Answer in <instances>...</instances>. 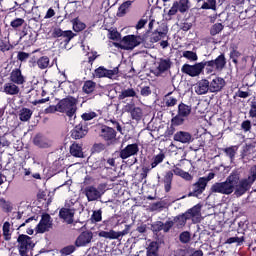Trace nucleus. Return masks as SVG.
I'll return each mask as SVG.
<instances>
[{"mask_svg":"<svg viewBox=\"0 0 256 256\" xmlns=\"http://www.w3.org/2000/svg\"><path fill=\"white\" fill-rule=\"evenodd\" d=\"M226 65V56L224 53H221L216 59L213 60H204L202 62H197L194 65L185 63L181 68V72L191 78H196L203 74L205 69L207 74L222 72Z\"/></svg>","mask_w":256,"mask_h":256,"instance_id":"nucleus-1","label":"nucleus"},{"mask_svg":"<svg viewBox=\"0 0 256 256\" xmlns=\"http://www.w3.org/2000/svg\"><path fill=\"white\" fill-rule=\"evenodd\" d=\"M240 183V175L237 172H232L225 181L216 182L211 186V192L222 195H231L236 192Z\"/></svg>","mask_w":256,"mask_h":256,"instance_id":"nucleus-2","label":"nucleus"},{"mask_svg":"<svg viewBox=\"0 0 256 256\" xmlns=\"http://www.w3.org/2000/svg\"><path fill=\"white\" fill-rule=\"evenodd\" d=\"M255 181H256V164L252 165V167H250V170H248V177L240 179L238 186H236V191L234 192V195L236 197H242L251 189Z\"/></svg>","mask_w":256,"mask_h":256,"instance_id":"nucleus-3","label":"nucleus"},{"mask_svg":"<svg viewBox=\"0 0 256 256\" xmlns=\"http://www.w3.org/2000/svg\"><path fill=\"white\" fill-rule=\"evenodd\" d=\"M78 99L68 95L58 101L59 113L65 114L69 119L76 117Z\"/></svg>","mask_w":256,"mask_h":256,"instance_id":"nucleus-4","label":"nucleus"},{"mask_svg":"<svg viewBox=\"0 0 256 256\" xmlns=\"http://www.w3.org/2000/svg\"><path fill=\"white\" fill-rule=\"evenodd\" d=\"M17 242L21 256H33L32 250L35 247V243L32 241V237L27 234H20L17 238Z\"/></svg>","mask_w":256,"mask_h":256,"instance_id":"nucleus-5","label":"nucleus"},{"mask_svg":"<svg viewBox=\"0 0 256 256\" xmlns=\"http://www.w3.org/2000/svg\"><path fill=\"white\" fill-rule=\"evenodd\" d=\"M190 8H191V5L189 0L174 1L173 6L168 11L167 16L169 17V20H171L172 17L177 15L178 12L182 15L188 13Z\"/></svg>","mask_w":256,"mask_h":256,"instance_id":"nucleus-6","label":"nucleus"},{"mask_svg":"<svg viewBox=\"0 0 256 256\" xmlns=\"http://www.w3.org/2000/svg\"><path fill=\"white\" fill-rule=\"evenodd\" d=\"M178 166H180V164L175 165L173 170L166 171L164 175L163 183L166 193H169L172 189L174 174L178 177H181L184 173V170Z\"/></svg>","mask_w":256,"mask_h":256,"instance_id":"nucleus-7","label":"nucleus"},{"mask_svg":"<svg viewBox=\"0 0 256 256\" xmlns=\"http://www.w3.org/2000/svg\"><path fill=\"white\" fill-rule=\"evenodd\" d=\"M144 42V38L138 35H126L121 40L125 51L134 50Z\"/></svg>","mask_w":256,"mask_h":256,"instance_id":"nucleus-8","label":"nucleus"},{"mask_svg":"<svg viewBox=\"0 0 256 256\" xmlns=\"http://www.w3.org/2000/svg\"><path fill=\"white\" fill-rule=\"evenodd\" d=\"M53 228V219L49 213H43L40 222L35 227L37 234H44Z\"/></svg>","mask_w":256,"mask_h":256,"instance_id":"nucleus-9","label":"nucleus"},{"mask_svg":"<svg viewBox=\"0 0 256 256\" xmlns=\"http://www.w3.org/2000/svg\"><path fill=\"white\" fill-rule=\"evenodd\" d=\"M75 36L76 34L72 30L64 31L60 27H54L51 32V37L53 39L63 38L65 45H68Z\"/></svg>","mask_w":256,"mask_h":256,"instance_id":"nucleus-10","label":"nucleus"},{"mask_svg":"<svg viewBox=\"0 0 256 256\" xmlns=\"http://www.w3.org/2000/svg\"><path fill=\"white\" fill-rule=\"evenodd\" d=\"M100 136L108 146L114 145L116 143L117 132L112 127L103 125L101 128Z\"/></svg>","mask_w":256,"mask_h":256,"instance_id":"nucleus-11","label":"nucleus"},{"mask_svg":"<svg viewBox=\"0 0 256 256\" xmlns=\"http://www.w3.org/2000/svg\"><path fill=\"white\" fill-rule=\"evenodd\" d=\"M93 240V232L91 230H85L80 233L75 241L77 248L86 247Z\"/></svg>","mask_w":256,"mask_h":256,"instance_id":"nucleus-12","label":"nucleus"},{"mask_svg":"<svg viewBox=\"0 0 256 256\" xmlns=\"http://www.w3.org/2000/svg\"><path fill=\"white\" fill-rule=\"evenodd\" d=\"M174 222L173 221H166L165 223L163 221H155L151 224V230L154 234H158L161 231H164V233H169L170 230L173 228Z\"/></svg>","mask_w":256,"mask_h":256,"instance_id":"nucleus-13","label":"nucleus"},{"mask_svg":"<svg viewBox=\"0 0 256 256\" xmlns=\"http://www.w3.org/2000/svg\"><path fill=\"white\" fill-rule=\"evenodd\" d=\"M75 209L70 208L69 203H65V207L61 208L59 211L60 219H63L67 224L71 225L74 222Z\"/></svg>","mask_w":256,"mask_h":256,"instance_id":"nucleus-14","label":"nucleus"},{"mask_svg":"<svg viewBox=\"0 0 256 256\" xmlns=\"http://www.w3.org/2000/svg\"><path fill=\"white\" fill-rule=\"evenodd\" d=\"M139 152V145L137 143L128 144L124 149L120 151V158L126 160L132 156L137 155Z\"/></svg>","mask_w":256,"mask_h":256,"instance_id":"nucleus-15","label":"nucleus"},{"mask_svg":"<svg viewBox=\"0 0 256 256\" xmlns=\"http://www.w3.org/2000/svg\"><path fill=\"white\" fill-rule=\"evenodd\" d=\"M84 194L86 195L88 202H94L101 199L102 193L93 185L86 186L84 188Z\"/></svg>","mask_w":256,"mask_h":256,"instance_id":"nucleus-16","label":"nucleus"},{"mask_svg":"<svg viewBox=\"0 0 256 256\" xmlns=\"http://www.w3.org/2000/svg\"><path fill=\"white\" fill-rule=\"evenodd\" d=\"M207 184L199 178L197 182L193 184V191L188 193V197L199 198L206 190Z\"/></svg>","mask_w":256,"mask_h":256,"instance_id":"nucleus-17","label":"nucleus"},{"mask_svg":"<svg viewBox=\"0 0 256 256\" xmlns=\"http://www.w3.org/2000/svg\"><path fill=\"white\" fill-rule=\"evenodd\" d=\"M88 134V129L83 123H79L71 130V138L73 140H81Z\"/></svg>","mask_w":256,"mask_h":256,"instance_id":"nucleus-18","label":"nucleus"},{"mask_svg":"<svg viewBox=\"0 0 256 256\" xmlns=\"http://www.w3.org/2000/svg\"><path fill=\"white\" fill-rule=\"evenodd\" d=\"M173 62L170 58H159L158 66L156 68V71L158 75L165 74L166 72L170 71L172 68Z\"/></svg>","mask_w":256,"mask_h":256,"instance_id":"nucleus-19","label":"nucleus"},{"mask_svg":"<svg viewBox=\"0 0 256 256\" xmlns=\"http://www.w3.org/2000/svg\"><path fill=\"white\" fill-rule=\"evenodd\" d=\"M195 92L199 96L206 95L210 92V81L208 79L200 80L195 86Z\"/></svg>","mask_w":256,"mask_h":256,"instance_id":"nucleus-20","label":"nucleus"},{"mask_svg":"<svg viewBox=\"0 0 256 256\" xmlns=\"http://www.w3.org/2000/svg\"><path fill=\"white\" fill-rule=\"evenodd\" d=\"M226 81L222 77H216L210 82V93L221 92L225 87Z\"/></svg>","mask_w":256,"mask_h":256,"instance_id":"nucleus-21","label":"nucleus"},{"mask_svg":"<svg viewBox=\"0 0 256 256\" xmlns=\"http://www.w3.org/2000/svg\"><path fill=\"white\" fill-rule=\"evenodd\" d=\"M174 141L182 144H189L192 141V134L187 131H177L174 134Z\"/></svg>","mask_w":256,"mask_h":256,"instance_id":"nucleus-22","label":"nucleus"},{"mask_svg":"<svg viewBox=\"0 0 256 256\" xmlns=\"http://www.w3.org/2000/svg\"><path fill=\"white\" fill-rule=\"evenodd\" d=\"M10 81L16 85H23L25 83V78L19 68L12 70L10 74Z\"/></svg>","mask_w":256,"mask_h":256,"instance_id":"nucleus-23","label":"nucleus"},{"mask_svg":"<svg viewBox=\"0 0 256 256\" xmlns=\"http://www.w3.org/2000/svg\"><path fill=\"white\" fill-rule=\"evenodd\" d=\"M70 154L74 158H84V152H83V144L73 142L70 146Z\"/></svg>","mask_w":256,"mask_h":256,"instance_id":"nucleus-24","label":"nucleus"},{"mask_svg":"<svg viewBox=\"0 0 256 256\" xmlns=\"http://www.w3.org/2000/svg\"><path fill=\"white\" fill-rule=\"evenodd\" d=\"M3 92L9 96H16L20 93V88L16 85V83L8 82L5 83Z\"/></svg>","mask_w":256,"mask_h":256,"instance_id":"nucleus-25","label":"nucleus"},{"mask_svg":"<svg viewBox=\"0 0 256 256\" xmlns=\"http://www.w3.org/2000/svg\"><path fill=\"white\" fill-rule=\"evenodd\" d=\"M188 220L189 217L185 213H182L175 216L171 221L174 223V225H176L177 229H183L186 226Z\"/></svg>","mask_w":256,"mask_h":256,"instance_id":"nucleus-26","label":"nucleus"},{"mask_svg":"<svg viewBox=\"0 0 256 256\" xmlns=\"http://www.w3.org/2000/svg\"><path fill=\"white\" fill-rule=\"evenodd\" d=\"M159 249V243L157 241H151L146 248V256H160Z\"/></svg>","mask_w":256,"mask_h":256,"instance_id":"nucleus-27","label":"nucleus"},{"mask_svg":"<svg viewBox=\"0 0 256 256\" xmlns=\"http://www.w3.org/2000/svg\"><path fill=\"white\" fill-rule=\"evenodd\" d=\"M166 36H167V31L166 30H164V31L155 30L150 35V42L152 44L158 43L159 41H161V39L165 38Z\"/></svg>","mask_w":256,"mask_h":256,"instance_id":"nucleus-28","label":"nucleus"},{"mask_svg":"<svg viewBox=\"0 0 256 256\" xmlns=\"http://www.w3.org/2000/svg\"><path fill=\"white\" fill-rule=\"evenodd\" d=\"M186 216L191 220L192 218L198 217L201 214V205L196 204L192 208L185 212Z\"/></svg>","mask_w":256,"mask_h":256,"instance_id":"nucleus-29","label":"nucleus"},{"mask_svg":"<svg viewBox=\"0 0 256 256\" xmlns=\"http://www.w3.org/2000/svg\"><path fill=\"white\" fill-rule=\"evenodd\" d=\"M134 97H137V93L134 90V88H127V89H123L120 92L118 99L120 101H122V100H124L126 98H134Z\"/></svg>","mask_w":256,"mask_h":256,"instance_id":"nucleus-30","label":"nucleus"},{"mask_svg":"<svg viewBox=\"0 0 256 256\" xmlns=\"http://www.w3.org/2000/svg\"><path fill=\"white\" fill-rule=\"evenodd\" d=\"M192 112L191 106L181 102L178 107V114L184 118H188Z\"/></svg>","mask_w":256,"mask_h":256,"instance_id":"nucleus-31","label":"nucleus"},{"mask_svg":"<svg viewBox=\"0 0 256 256\" xmlns=\"http://www.w3.org/2000/svg\"><path fill=\"white\" fill-rule=\"evenodd\" d=\"M32 115L33 112L31 109L23 107L22 109H20L19 119L22 122H28L31 119Z\"/></svg>","mask_w":256,"mask_h":256,"instance_id":"nucleus-32","label":"nucleus"},{"mask_svg":"<svg viewBox=\"0 0 256 256\" xmlns=\"http://www.w3.org/2000/svg\"><path fill=\"white\" fill-rule=\"evenodd\" d=\"M33 142L35 146L41 149H47L50 147L49 143L39 134L35 136Z\"/></svg>","mask_w":256,"mask_h":256,"instance_id":"nucleus-33","label":"nucleus"},{"mask_svg":"<svg viewBox=\"0 0 256 256\" xmlns=\"http://www.w3.org/2000/svg\"><path fill=\"white\" fill-rule=\"evenodd\" d=\"M100 238L110 239V240H116L118 239V235L116 234V231L111 229L110 231L101 230L98 234Z\"/></svg>","mask_w":256,"mask_h":256,"instance_id":"nucleus-34","label":"nucleus"},{"mask_svg":"<svg viewBox=\"0 0 256 256\" xmlns=\"http://www.w3.org/2000/svg\"><path fill=\"white\" fill-rule=\"evenodd\" d=\"M95 88H96V82L92 80H87L84 83L83 92L87 95H90L95 91Z\"/></svg>","mask_w":256,"mask_h":256,"instance_id":"nucleus-35","label":"nucleus"},{"mask_svg":"<svg viewBox=\"0 0 256 256\" xmlns=\"http://www.w3.org/2000/svg\"><path fill=\"white\" fill-rule=\"evenodd\" d=\"M244 242H245V236H240V237L239 236H234V237H229L225 241V244L232 245V244L236 243V246H242Z\"/></svg>","mask_w":256,"mask_h":256,"instance_id":"nucleus-36","label":"nucleus"},{"mask_svg":"<svg viewBox=\"0 0 256 256\" xmlns=\"http://www.w3.org/2000/svg\"><path fill=\"white\" fill-rule=\"evenodd\" d=\"M131 5H132V1H126L123 4H121V6L118 8L117 16L118 17L125 16L127 13V10L130 8Z\"/></svg>","mask_w":256,"mask_h":256,"instance_id":"nucleus-37","label":"nucleus"},{"mask_svg":"<svg viewBox=\"0 0 256 256\" xmlns=\"http://www.w3.org/2000/svg\"><path fill=\"white\" fill-rule=\"evenodd\" d=\"M49 64H50V59L48 56H42L37 61L38 68L41 70L47 69Z\"/></svg>","mask_w":256,"mask_h":256,"instance_id":"nucleus-38","label":"nucleus"},{"mask_svg":"<svg viewBox=\"0 0 256 256\" xmlns=\"http://www.w3.org/2000/svg\"><path fill=\"white\" fill-rule=\"evenodd\" d=\"M0 207L5 213H10L13 210L12 203L3 197L0 198Z\"/></svg>","mask_w":256,"mask_h":256,"instance_id":"nucleus-39","label":"nucleus"},{"mask_svg":"<svg viewBox=\"0 0 256 256\" xmlns=\"http://www.w3.org/2000/svg\"><path fill=\"white\" fill-rule=\"evenodd\" d=\"M86 28V24L81 22L78 18L73 20V30L76 33L84 31Z\"/></svg>","mask_w":256,"mask_h":256,"instance_id":"nucleus-40","label":"nucleus"},{"mask_svg":"<svg viewBox=\"0 0 256 256\" xmlns=\"http://www.w3.org/2000/svg\"><path fill=\"white\" fill-rule=\"evenodd\" d=\"M165 158L166 156L163 152H160L159 154L155 155L151 163L152 169L156 168L159 164H161Z\"/></svg>","mask_w":256,"mask_h":256,"instance_id":"nucleus-41","label":"nucleus"},{"mask_svg":"<svg viewBox=\"0 0 256 256\" xmlns=\"http://www.w3.org/2000/svg\"><path fill=\"white\" fill-rule=\"evenodd\" d=\"M223 30H224V25L222 23H215L214 25H212L210 29V35L214 37L220 34Z\"/></svg>","mask_w":256,"mask_h":256,"instance_id":"nucleus-42","label":"nucleus"},{"mask_svg":"<svg viewBox=\"0 0 256 256\" xmlns=\"http://www.w3.org/2000/svg\"><path fill=\"white\" fill-rule=\"evenodd\" d=\"M185 119H186V117H184L178 113L176 116H174L171 119V124L174 127L182 126L185 122Z\"/></svg>","mask_w":256,"mask_h":256,"instance_id":"nucleus-43","label":"nucleus"},{"mask_svg":"<svg viewBox=\"0 0 256 256\" xmlns=\"http://www.w3.org/2000/svg\"><path fill=\"white\" fill-rule=\"evenodd\" d=\"M217 4L216 0H208L204 2L203 5L200 7L201 10H213L216 11Z\"/></svg>","mask_w":256,"mask_h":256,"instance_id":"nucleus-44","label":"nucleus"},{"mask_svg":"<svg viewBox=\"0 0 256 256\" xmlns=\"http://www.w3.org/2000/svg\"><path fill=\"white\" fill-rule=\"evenodd\" d=\"M11 231H10V222L6 221L3 224V237L5 241H10L11 240Z\"/></svg>","mask_w":256,"mask_h":256,"instance_id":"nucleus-45","label":"nucleus"},{"mask_svg":"<svg viewBox=\"0 0 256 256\" xmlns=\"http://www.w3.org/2000/svg\"><path fill=\"white\" fill-rule=\"evenodd\" d=\"M183 57L191 62H197L198 61V55L196 52L194 51H184L183 52Z\"/></svg>","mask_w":256,"mask_h":256,"instance_id":"nucleus-46","label":"nucleus"},{"mask_svg":"<svg viewBox=\"0 0 256 256\" xmlns=\"http://www.w3.org/2000/svg\"><path fill=\"white\" fill-rule=\"evenodd\" d=\"M90 220L94 224L101 222L102 221V210L101 209L94 210L91 215Z\"/></svg>","mask_w":256,"mask_h":256,"instance_id":"nucleus-47","label":"nucleus"},{"mask_svg":"<svg viewBox=\"0 0 256 256\" xmlns=\"http://www.w3.org/2000/svg\"><path fill=\"white\" fill-rule=\"evenodd\" d=\"M131 117L135 121H140L143 117V112L140 107H134L132 110Z\"/></svg>","mask_w":256,"mask_h":256,"instance_id":"nucleus-48","label":"nucleus"},{"mask_svg":"<svg viewBox=\"0 0 256 256\" xmlns=\"http://www.w3.org/2000/svg\"><path fill=\"white\" fill-rule=\"evenodd\" d=\"M25 24V20L23 18H16L11 21L10 26L15 31H18L19 28H21Z\"/></svg>","mask_w":256,"mask_h":256,"instance_id":"nucleus-49","label":"nucleus"},{"mask_svg":"<svg viewBox=\"0 0 256 256\" xmlns=\"http://www.w3.org/2000/svg\"><path fill=\"white\" fill-rule=\"evenodd\" d=\"M238 147L237 146H230L227 148H224L223 151L224 153L230 157L231 160H233L235 158V155L237 153Z\"/></svg>","mask_w":256,"mask_h":256,"instance_id":"nucleus-50","label":"nucleus"},{"mask_svg":"<svg viewBox=\"0 0 256 256\" xmlns=\"http://www.w3.org/2000/svg\"><path fill=\"white\" fill-rule=\"evenodd\" d=\"M76 251V245H67L60 250L62 256H69Z\"/></svg>","mask_w":256,"mask_h":256,"instance_id":"nucleus-51","label":"nucleus"},{"mask_svg":"<svg viewBox=\"0 0 256 256\" xmlns=\"http://www.w3.org/2000/svg\"><path fill=\"white\" fill-rule=\"evenodd\" d=\"M179 240L182 244H188L191 241V233L189 231H183L179 235Z\"/></svg>","mask_w":256,"mask_h":256,"instance_id":"nucleus-52","label":"nucleus"},{"mask_svg":"<svg viewBox=\"0 0 256 256\" xmlns=\"http://www.w3.org/2000/svg\"><path fill=\"white\" fill-rule=\"evenodd\" d=\"M119 74V66L114 67V69H106L105 78L113 79L114 76Z\"/></svg>","mask_w":256,"mask_h":256,"instance_id":"nucleus-53","label":"nucleus"},{"mask_svg":"<svg viewBox=\"0 0 256 256\" xmlns=\"http://www.w3.org/2000/svg\"><path fill=\"white\" fill-rule=\"evenodd\" d=\"M106 71H107V68H105L104 66L98 67V68L95 70V76H96V78H98V79L106 78Z\"/></svg>","mask_w":256,"mask_h":256,"instance_id":"nucleus-54","label":"nucleus"},{"mask_svg":"<svg viewBox=\"0 0 256 256\" xmlns=\"http://www.w3.org/2000/svg\"><path fill=\"white\" fill-rule=\"evenodd\" d=\"M21 6L25 11V13H28V14H30L34 8V4L30 3L28 0H25V2H23Z\"/></svg>","mask_w":256,"mask_h":256,"instance_id":"nucleus-55","label":"nucleus"},{"mask_svg":"<svg viewBox=\"0 0 256 256\" xmlns=\"http://www.w3.org/2000/svg\"><path fill=\"white\" fill-rule=\"evenodd\" d=\"M97 117V113L96 112H89V113H83L82 114V119L83 121H91L93 119H95Z\"/></svg>","mask_w":256,"mask_h":256,"instance_id":"nucleus-56","label":"nucleus"},{"mask_svg":"<svg viewBox=\"0 0 256 256\" xmlns=\"http://www.w3.org/2000/svg\"><path fill=\"white\" fill-rule=\"evenodd\" d=\"M105 149H106V145L104 143H95L93 145L94 153H98L99 154V153L105 151Z\"/></svg>","mask_w":256,"mask_h":256,"instance_id":"nucleus-57","label":"nucleus"},{"mask_svg":"<svg viewBox=\"0 0 256 256\" xmlns=\"http://www.w3.org/2000/svg\"><path fill=\"white\" fill-rule=\"evenodd\" d=\"M241 56V53L237 49H233L230 53V58L233 59L234 64H238V58Z\"/></svg>","mask_w":256,"mask_h":256,"instance_id":"nucleus-58","label":"nucleus"},{"mask_svg":"<svg viewBox=\"0 0 256 256\" xmlns=\"http://www.w3.org/2000/svg\"><path fill=\"white\" fill-rule=\"evenodd\" d=\"M45 112L47 114H55L56 112H59L60 113V109L58 107V103L56 105H50L49 107H47L45 109Z\"/></svg>","mask_w":256,"mask_h":256,"instance_id":"nucleus-59","label":"nucleus"},{"mask_svg":"<svg viewBox=\"0 0 256 256\" xmlns=\"http://www.w3.org/2000/svg\"><path fill=\"white\" fill-rule=\"evenodd\" d=\"M177 98L175 97H168L167 100H166V107L168 108H172V107H175L177 105Z\"/></svg>","mask_w":256,"mask_h":256,"instance_id":"nucleus-60","label":"nucleus"},{"mask_svg":"<svg viewBox=\"0 0 256 256\" xmlns=\"http://www.w3.org/2000/svg\"><path fill=\"white\" fill-rule=\"evenodd\" d=\"M109 39L112 41H120L121 40V33H119L118 31H110V36Z\"/></svg>","mask_w":256,"mask_h":256,"instance_id":"nucleus-61","label":"nucleus"},{"mask_svg":"<svg viewBox=\"0 0 256 256\" xmlns=\"http://www.w3.org/2000/svg\"><path fill=\"white\" fill-rule=\"evenodd\" d=\"M242 130L244 132H250L251 131V128H252V125H251V121L250 120H244L242 121Z\"/></svg>","mask_w":256,"mask_h":256,"instance_id":"nucleus-62","label":"nucleus"},{"mask_svg":"<svg viewBox=\"0 0 256 256\" xmlns=\"http://www.w3.org/2000/svg\"><path fill=\"white\" fill-rule=\"evenodd\" d=\"M112 167H115V158H108L107 160L105 159V169L109 170Z\"/></svg>","mask_w":256,"mask_h":256,"instance_id":"nucleus-63","label":"nucleus"},{"mask_svg":"<svg viewBox=\"0 0 256 256\" xmlns=\"http://www.w3.org/2000/svg\"><path fill=\"white\" fill-rule=\"evenodd\" d=\"M152 94L150 86H144L141 88V96L148 97Z\"/></svg>","mask_w":256,"mask_h":256,"instance_id":"nucleus-64","label":"nucleus"}]
</instances>
